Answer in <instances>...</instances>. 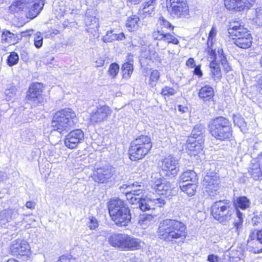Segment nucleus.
Masks as SVG:
<instances>
[{"label": "nucleus", "instance_id": "obj_1", "mask_svg": "<svg viewBox=\"0 0 262 262\" xmlns=\"http://www.w3.org/2000/svg\"><path fill=\"white\" fill-rule=\"evenodd\" d=\"M186 225L183 222L173 219H165L159 224L158 235L167 242L176 243L177 240L183 241L187 236Z\"/></svg>", "mask_w": 262, "mask_h": 262}, {"label": "nucleus", "instance_id": "obj_2", "mask_svg": "<svg viewBox=\"0 0 262 262\" xmlns=\"http://www.w3.org/2000/svg\"><path fill=\"white\" fill-rule=\"evenodd\" d=\"M108 208L112 220L117 226L125 227L130 223V210L123 201L120 199L112 200Z\"/></svg>", "mask_w": 262, "mask_h": 262}, {"label": "nucleus", "instance_id": "obj_3", "mask_svg": "<svg viewBox=\"0 0 262 262\" xmlns=\"http://www.w3.org/2000/svg\"><path fill=\"white\" fill-rule=\"evenodd\" d=\"M152 147L150 138L147 136H141L131 143L129 149V157L133 161L143 159Z\"/></svg>", "mask_w": 262, "mask_h": 262}, {"label": "nucleus", "instance_id": "obj_4", "mask_svg": "<svg viewBox=\"0 0 262 262\" xmlns=\"http://www.w3.org/2000/svg\"><path fill=\"white\" fill-rule=\"evenodd\" d=\"M76 118L75 112L71 108H66L57 112L52 121V131H64L71 129Z\"/></svg>", "mask_w": 262, "mask_h": 262}, {"label": "nucleus", "instance_id": "obj_5", "mask_svg": "<svg viewBox=\"0 0 262 262\" xmlns=\"http://www.w3.org/2000/svg\"><path fill=\"white\" fill-rule=\"evenodd\" d=\"M234 212L232 204L228 200L215 202L211 208V214L216 220L222 223L228 222Z\"/></svg>", "mask_w": 262, "mask_h": 262}, {"label": "nucleus", "instance_id": "obj_6", "mask_svg": "<svg viewBox=\"0 0 262 262\" xmlns=\"http://www.w3.org/2000/svg\"><path fill=\"white\" fill-rule=\"evenodd\" d=\"M143 187V183L136 182L132 185L123 184L120 187V189L130 188L129 191L125 192L126 199L130 203L138 205L141 210L142 201L146 200V199L143 198L144 195Z\"/></svg>", "mask_w": 262, "mask_h": 262}, {"label": "nucleus", "instance_id": "obj_7", "mask_svg": "<svg viewBox=\"0 0 262 262\" xmlns=\"http://www.w3.org/2000/svg\"><path fill=\"white\" fill-rule=\"evenodd\" d=\"M151 187L158 193L166 198L175 193L174 186L169 182L162 180L157 173L151 176Z\"/></svg>", "mask_w": 262, "mask_h": 262}, {"label": "nucleus", "instance_id": "obj_8", "mask_svg": "<svg viewBox=\"0 0 262 262\" xmlns=\"http://www.w3.org/2000/svg\"><path fill=\"white\" fill-rule=\"evenodd\" d=\"M167 10L174 18L186 17L189 10L186 0H166Z\"/></svg>", "mask_w": 262, "mask_h": 262}, {"label": "nucleus", "instance_id": "obj_9", "mask_svg": "<svg viewBox=\"0 0 262 262\" xmlns=\"http://www.w3.org/2000/svg\"><path fill=\"white\" fill-rule=\"evenodd\" d=\"M203 186L205 191L210 197L215 196L219 193V176L215 172H207L204 178Z\"/></svg>", "mask_w": 262, "mask_h": 262}, {"label": "nucleus", "instance_id": "obj_10", "mask_svg": "<svg viewBox=\"0 0 262 262\" xmlns=\"http://www.w3.org/2000/svg\"><path fill=\"white\" fill-rule=\"evenodd\" d=\"M42 85L40 83L31 84L27 92L26 99L32 107L38 106L42 102Z\"/></svg>", "mask_w": 262, "mask_h": 262}, {"label": "nucleus", "instance_id": "obj_11", "mask_svg": "<svg viewBox=\"0 0 262 262\" xmlns=\"http://www.w3.org/2000/svg\"><path fill=\"white\" fill-rule=\"evenodd\" d=\"M162 171L168 176H175L179 171L178 160L174 157L169 156L165 157L160 165Z\"/></svg>", "mask_w": 262, "mask_h": 262}, {"label": "nucleus", "instance_id": "obj_12", "mask_svg": "<svg viewBox=\"0 0 262 262\" xmlns=\"http://www.w3.org/2000/svg\"><path fill=\"white\" fill-rule=\"evenodd\" d=\"M224 3L227 9L241 11L252 7L255 0H225Z\"/></svg>", "mask_w": 262, "mask_h": 262}, {"label": "nucleus", "instance_id": "obj_13", "mask_svg": "<svg viewBox=\"0 0 262 262\" xmlns=\"http://www.w3.org/2000/svg\"><path fill=\"white\" fill-rule=\"evenodd\" d=\"M228 33L233 39L244 38L245 33L250 34L249 31L242 25L239 21L233 20L229 24Z\"/></svg>", "mask_w": 262, "mask_h": 262}, {"label": "nucleus", "instance_id": "obj_14", "mask_svg": "<svg viewBox=\"0 0 262 262\" xmlns=\"http://www.w3.org/2000/svg\"><path fill=\"white\" fill-rule=\"evenodd\" d=\"M10 250L13 255H25L30 250L28 243L21 239H17L11 243Z\"/></svg>", "mask_w": 262, "mask_h": 262}, {"label": "nucleus", "instance_id": "obj_15", "mask_svg": "<svg viewBox=\"0 0 262 262\" xmlns=\"http://www.w3.org/2000/svg\"><path fill=\"white\" fill-rule=\"evenodd\" d=\"M165 204V201L162 196L159 198L151 197L149 195L146 200H143L141 205V210L145 211L150 209H156L157 207L161 208Z\"/></svg>", "mask_w": 262, "mask_h": 262}, {"label": "nucleus", "instance_id": "obj_16", "mask_svg": "<svg viewBox=\"0 0 262 262\" xmlns=\"http://www.w3.org/2000/svg\"><path fill=\"white\" fill-rule=\"evenodd\" d=\"M113 172V168L111 166L98 168L94 173L93 179L95 182L103 183L112 177Z\"/></svg>", "mask_w": 262, "mask_h": 262}, {"label": "nucleus", "instance_id": "obj_17", "mask_svg": "<svg viewBox=\"0 0 262 262\" xmlns=\"http://www.w3.org/2000/svg\"><path fill=\"white\" fill-rule=\"evenodd\" d=\"M127 238V234L114 233L109 236L108 242L112 246L125 250Z\"/></svg>", "mask_w": 262, "mask_h": 262}, {"label": "nucleus", "instance_id": "obj_18", "mask_svg": "<svg viewBox=\"0 0 262 262\" xmlns=\"http://www.w3.org/2000/svg\"><path fill=\"white\" fill-rule=\"evenodd\" d=\"M262 156L251 161L248 172L253 179L257 180L262 176Z\"/></svg>", "mask_w": 262, "mask_h": 262}, {"label": "nucleus", "instance_id": "obj_19", "mask_svg": "<svg viewBox=\"0 0 262 262\" xmlns=\"http://www.w3.org/2000/svg\"><path fill=\"white\" fill-rule=\"evenodd\" d=\"M255 243L256 246L253 249V252L258 253L262 252V230H254L252 232L248 239L249 246Z\"/></svg>", "mask_w": 262, "mask_h": 262}, {"label": "nucleus", "instance_id": "obj_20", "mask_svg": "<svg viewBox=\"0 0 262 262\" xmlns=\"http://www.w3.org/2000/svg\"><path fill=\"white\" fill-rule=\"evenodd\" d=\"M83 132H70L65 138V145L68 148L73 149L83 140Z\"/></svg>", "mask_w": 262, "mask_h": 262}, {"label": "nucleus", "instance_id": "obj_21", "mask_svg": "<svg viewBox=\"0 0 262 262\" xmlns=\"http://www.w3.org/2000/svg\"><path fill=\"white\" fill-rule=\"evenodd\" d=\"M152 37L155 40H162L167 43L178 45L179 43L176 37L170 33L164 32L163 30H155L152 33Z\"/></svg>", "mask_w": 262, "mask_h": 262}, {"label": "nucleus", "instance_id": "obj_22", "mask_svg": "<svg viewBox=\"0 0 262 262\" xmlns=\"http://www.w3.org/2000/svg\"><path fill=\"white\" fill-rule=\"evenodd\" d=\"M211 57L212 59H216V61L221 63L226 72H228L230 70V66L229 65L227 60L224 54L222 48L218 47L212 50L211 52Z\"/></svg>", "mask_w": 262, "mask_h": 262}, {"label": "nucleus", "instance_id": "obj_23", "mask_svg": "<svg viewBox=\"0 0 262 262\" xmlns=\"http://www.w3.org/2000/svg\"><path fill=\"white\" fill-rule=\"evenodd\" d=\"M110 114L108 106H103L94 110L91 114L90 120L92 122H99L105 119Z\"/></svg>", "mask_w": 262, "mask_h": 262}, {"label": "nucleus", "instance_id": "obj_24", "mask_svg": "<svg viewBox=\"0 0 262 262\" xmlns=\"http://www.w3.org/2000/svg\"><path fill=\"white\" fill-rule=\"evenodd\" d=\"M18 215L17 208H7L0 212V224L5 225L15 219Z\"/></svg>", "mask_w": 262, "mask_h": 262}, {"label": "nucleus", "instance_id": "obj_25", "mask_svg": "<svg viewBox=\"0 0 262 262\" xmlns=\"http://www.w3.org/2000/svg\"><path fill=\"white\" fill-rule=\"evenodd\" d=\"M209 126L210 129L213 130L229 129L231 125L227 119L223 117H219L213 120Z\"/></svg>", "mask_w": 262, "mask_h": 262}, {"label": "nucleus", "instance_id": "obj_26", "mask_svg": "<svg viewBox=\"0 0 262 262\" xmlns=\"http://www.w3.org/2000/svg\"><path fill=\"white\" fill-rule=\"evenodd\" d=\"M197 138L196 134H193V136H189L187 142H188L187 147L191 151L193 155H196L202 150L203 145H202V141L195 140Z\"/></svg>", "mask_w": 262, "mask_h": 262}, {"label": "nucleus", "instance_id": "obj_27", "mask_svg": "<svg viewBox=\"0 0 262 262\" xmlns=\"http://www.w3.org/2000/svg\"><path fill=\"white\" fill-rule=\"evenodd\" d=\"M214 90L212 86L206 85L199 90V97L204 102L212 100L214 97Z\"/></svg>", "mask_w": 262, "mask_h": 262}, {"label": "nucleus", "instance_id": "obj_28", "mask_svg": "<svg viewBox=\"0 0 262 262\" xmlns=\"http://www.w3.org/2000/svg\"><path fill=\"white\" fill-rule=\"evenodd\" d=\"M45 0H31V3L33 4L30 10L28 15L32 18L35 17L42 9Z\"/></svg>", "mask_w": 262, "mask_h": 262}, {"label": "nucleus", "instance_id": "obj_29", "mask_svg": "<svg viewBox=\"0 0 262 262\" xmlns=\"http://www.w3.org/2000/svg\"><path fill=\"white\" fill-rule=\"evenodd\" d=\"M157 5V0H149L144 2L142 5V8L141 12L145 15V17L150 16L154 13Z\"/></svg>", "mask_w": 262, "mask_h": 262}, {"label": "nucleus", "instance_id": "obj_30", "mask_svg": "<svg viewBox=\"0 0 262 262\" xmlns=\"http://www.w3.org/2000/svg\"><path fill=\"white\" fill-rule=\"evenodd\" d=\"M210 75L214 81H219L222 78V73L219 63L216 59H213L210 63Z\"/></svg>", "mask_w": 262, "mask_h": 262}, {"label": "nucleus", "instance_id": "obj_31", "mask_svg": "<svg viewBox=\"0 0 262 262\" xmlns=\"http://www.w3.org/2000/svg\"><path fill=\"white\" fill-rule=\"evenodd\" d=\"M125 37L123 33H116L114 30H110L103 36L102 40L104 42L107 43L115 40H122Z\"/></svg>", "mask_w": 262, "mask_h": 262}, {"label": "nucleus", "instance_id": "obj_32", "mask_svg": "<svg viewBox=\"0 0 262 262\" xmlns=\"http://www.w3.org/2000/svg\"><path fill=\"white\" fill-rule=\"evenodd\" d=\"M31 0H15L12 4L10 9L12 11L27 10L31 8Z\"/></svg>", "mask_w": 262, "mask_h": 262}, {"label": "nucleus", "instance_id": "obj_33", "mask_svg": "<svg viewBox=\"0 0 262 262\" xmlns=\"http://www.w3.org/2000/svg\"><path fill=\"white\" fill-rule=\"evenodd\" d=\"M144 244V243L140 239L135 238L128 235L126 250H138L140 249Z\"/></svg>", "mask_w": 262, "mask_h": 262}, {"label": "nucleus", "instance_id": "obj_34", "mask_svg": "<svg viewBox=\"0 0 262 262\" xmlns=\"http://www.w3.org/2000/svg\"><path fill=\"white\" fill-rule=\"evenodd\" d=\"M235 210L241 209L245 210L249 209L251 205V202L246 196H238L234 202Z\"/></svg>", "mask_w": 262, "mask_h": 262}, {"label": "nucleus", "instance_id": "obj_35", "mask_svg": "<svg viewBox=\"0 0 262 262\" xmlns=\"http://www.w3.org/2000/svg\"><path fill=\"white\" fill-rule=\"evenodd\" d=\"M244 38L235 39L234 43L238 47L243 49L249 48L252 44V37L251 34H245Z\"/></svg>", "mask_w": 262, "mask_h": 262}, {"label": "nucleus", "instance_id": "obj_36", "mask_svg": "<svg viewBox=\"0 0 262 262\" xmlns=\"http://www.w3.org/2000/svg\"><path fill=\"white\" fill-rule=\"evenodd\" d=\"M1 37L3 42L14 44L17 36L8 30H4L3 31Z\"/></svg>", "mask_w": 262, "mask_h": 262}, {"label": "nucleus", "instance_id": "obj_37", "mask_svg": "<svg viewBox=\"0 0 262 262\" xmlns=\"http://www.w3.org/2000/svg\"><path fill=\"white\" fill-rule=\"evenodd\" d=\"M121 71L123 78L128 79L134 71L133 63L129 61L125 62L121 67Z\"/></svg>", "mask_w": 262, "mask_h": 262}, {"label": "nucleus", "instance_id": "obj_38", "mask_svg": "<svg viewBox=\"0 0 262 262\" xmlns=\"http://www.w3.org/2000/svg\"><path fill=\"white\" fill-rule=\"evenodd\" d=\"M153 216L150 214H143L140 216L138 224L143 229H146L153 222Z\"/></svg>", "mask_w": 262, "mask_h": 262}, {"label": "nucleus", "instance_id": "obj_39", "mask_svg": "<svg viewBox=\"0 0 262 262\" xmlns=\"http://www.w3.org/2000/svg\"><path fill=\"white\" fill-rule=\"evenodd\" d=\"M236 218L235 219L234 222V226L235 228L236 232L238 235L243 227L244 215L239 210L236 209Z\"/></svg>", "mask_w": 262, "mask_h": 262}, {"label": "nucleus", "instance_id": "obj_40", "mask_svg": "<svg viewBox=\"0 0 262 262\" xmlns=\"http://www.w3.org/2000/svg\"><path fill=\"white\" fill-rule=\"evenodd\" d=\"M17 89L14 85L9 86L5 91V98L8 101H14L15 98Z\"/></svg>", "mask_w": 262, "mask_h": 262}, {"label": "nucleus", "instance_id": "obj_41", "mask_svg": "<svg viewBox=\"0 0 262 262\" xmlns=\"http://www.w3.org/2000/svg\"><path fill=\"white\" fill-rule=\"evenodd\" d=\"M139 20V18L136 15H132L129 16L126 23V26L128 29V30L130 31H135L137 29L138 27V23Z\"/></svg>", "mask_w": 262, "mask_h": 262}, {"label": "nucleus", "instance_id": "obj_42", "mask_svg": "<svg viewBox=\"0 0 262 262\" xmlns=\"http://www.w3.org/2000/svg\"><path fill=\"white\" fill-rule=\"evenodd\" d=\"M180 188L188 196H192L195 193L197 186L194 183H189L186 185H180Z\"/></svg>", "mask_w": 262, "mask_h": 262}, {"label": "nucleus", "instance_id": "obj_43", "mask_svg": "<svg viewBox=\"0 0 262 262\" xmlns=\"http://www.w3.org/2000/svg\"><path fill=\"white\" fill-rule=\"evenodd\" d=\"M180 179L183 182L189 181L195 182L197 180V175L193 170H187L181 174Z\"/></svg>", "mask_w": 262, "mask_h": 262}, {"label": "nucleus", "instance_id": "obj_44", "mask_svg": "<svg viewBox=\"0 0 262 262\" xmlns=\"http://www.w3.org/2000/svg\"><path fill=\"white\" fill-rule=\"evenodd\" d=\"M160 77V74L157 70H152L150 74L148 84L151 88H154L156 86L158 81Z\"/></svg>", "mask_w": 262, "mask_h": 262}, {"label": "nucleus", "instance_id": "obj_45", "mask_svg": "<svg viewBox=\"0 0 262 262\" xmlns=\"http://www.w3.org/2000/svg\"><path fill=\"white\" fill-rule=\"evenodd\" d=\"M84 22L87 26H92V28L93 29H98L99 28L98 19L95 16L86 15L84 18Z\"/></svg>", "mask_w": 262, "mask_h": 262}, {"label": "nucleus", "instance_id": "obj_46", "mask_svg": "<svg viewBox=\"0 0 262 262\" xmlns=\"http://www.w3.org/2000/svg\"><path fill=\"white\" fill-rule=\"evenodd\" d=\"M217 31L216 28L215 27L213 26L209 33V35L208 37L207 45L208 47H210L211 49V50L213 49V41L215 40V38L217 34Z\"/></svg>", "mask_w": 262, "mask_h": 262}, {"label": "nucleus", "instance_id": "obj_47", "mask_svg": "<svg viewBox=\"0 0 262 262\" xmlns=\"http://www.w3.org/2000/svg\"><path fill=\"white\" fill-rule=\"evenodd\" d=\"M19 60V56L18 54L15 52H11L10 55L8 56L7 62V64L10 66L12 67L16 64Z\"/></svg>", "mask_w": 262, "mask_h": 262}, {"label": "nucleus", "instance_id": "obj_48", "mask_svg": "<svg viewBox=\"0 0 262 262\" xmlns=\"http://www.w3.org/2000/svg\"><path fill=\"white\" fill-rule=\"evenodd\" d=\"M158 24L161 27V30H163L162 29L163 28L171 30L173 28V27L171 25V24L167 20H166L163 16H160L158 20Z\"/></svg>", "mask_w": 262, "mask_h": 262}, {"label": "nucleus", "instance_id": "obj_49", "mask_svg": "<svg viewBox=\"0 0 262 262\" xmlns=\"http://www.w3.org/2000/svg\"><path fill=\"white\" fill-rule=\"evenodd\" d=\"M212 136L216 139L223 141L227 139L231 136V132H211Z\"/></svg>", "mask_w": 262, "mask_h": 262}, {"label": "nucleus", "instance_id": "obj_50", "mask_svg": "<svg viewBox=\"0 0 262 262\" xmlns=\"http://www.w3.org/2000/svg\"><path fill=\"white\" fill-rule=\"evenodd\" d=\"M119 71V66L116 63H112L109 67L108 71L110 76L112 78H114L117 75Z\"/></svg>", "mask_w": 262, "mask_h": 262}, {"label": "nucleus", "instance_id": "obj_51", "mask_svg": "<svg viewBox=\"0 0 262 262\" xmlns=\"http://www.w3.org/2000/svg\"><path fill=\"white\" fill-rule=\"evenodd\" d=\"M177 93V90L174 88L169 86H165L162 88L161 94L164 96H173Z\"/></svg>", "mask_w": 262, "mask_h": 262}, {"label": "nucleus", "instance_id": "obj_52", "mask_svg": "<svg viewBox=\"0 0 262 262\" xmlns=\"http://www.w3.org/2000/svg\"><path fill=\"white\" fill-rule=\"evenodd\" d=\"M254 12L255 14V17L253 18L254 21L258 26L262 27V9H256Z\"/></svg>", "mask_w": 262, "mask_h": 262}, {"label": "nucleus", "instance_id": "obj_53", "mask_svg": "<svg viewBox=\"0 0 262 262\" xmlns=\"http://www.w3.org/2000/svg\"><path fill=\"white\" fill-rule=\"evenodd\" d=\"M43 38L41 36V33L38 32L36 34L34 38V46L37 48H40L42 45Z\"/></svg>", "mask_w": 262, "mask_h": 262}, {"label": "nucleus", "instance_id": "obj_54", "mask_svg": "<svg viewBox=\"0 0 262 262\" xmlns=\"http://www.w3.org/2000/svg\"><path fill=\"white\" fill-rule=\"evenodd\" d=\"M233 119L235 125H237L239 128L245 124L244 119L239 115H233Z\"/></svg>", "mask_w": 262, "mask_h": 262}, {"label": "nucleus", "instance_id": "obj_55", "mask_svg": "<svg viewBox=\"0 0 262 262\" xmlns=\"http://www.w3.org/2000/svg\"><path fill=\"white\" fill-rule=\"evenodd\" d=\"M89 226L91 230H94L97 228L98 226V223L96 219H95L94 217H91V218H90Z\"/></svg>", "mask_w": 262, "mask_h": 262}, {"label": "nucleus", "instance_id": "obj_56", "mask_svg": "<svg viewBox=\"0 0 262 262\" xmlns=\"http://www.w3.org/2000/svg\"><path fill=\"white\" fill-rule=\"evenodd\" d=\"M255 86L256 89V91L259 94H262V76L257 78Z\"/></svg>", "mask_w": 262, "mask_h": 262}, {"label": "nucleus", "instance_id": "obj_57", "mask_svg": "<svg viewBox=\"0 0 262 262\" xmlns=\"http://www.w3.org/2000/svg\"><path fill=\"white\" fill-rule=\"evenodd\" d=\"M194 68V69L193 70L194 74L198 76L199 77H201L203 75V73L201 70L200 65H199V66L196 65Z\"/></svg>", "mask_w": 262, "mask_h": 262}, {"label": "nucleus", "instance_id": "obj_58", "mask_svg": "<svg viewBox=\"0 0 262 262\" xmlns=\"http://www.w3.org/2000/svg\"><path fill=\"white\" fill-rule=\"evenodd\" d=\"M186 64L187 67L190 68H193L195 67L196 64L193 58H189L186 61Z\"/></svg>", "mask_w": 262, "mask_h": 262}, {"label": "nucleus", "instance_id": "obj_59", "mask_svg": "<svg viewBox=\"0 0 262 262\" xmlns=\"http://www.w3.org/2000/svg\"><path fill=\"white\" fill-rule=\"evenodd\" d=\"M35 203L32 201H28L26 203V207L27 208L33 209L35 208Z\"/></svg>", "mask_w": 262, "mask_h": 262}, {"label": "nucleus", "instance_id": "obj_60", "mask_svg": "<svg viewBox=\"0 0 262 262\" xmlns=\"http://www.w3.org/2000/svg\"><path fill=\"white\" fill-rule=\"evenodd\" d=\"M208 260L210 262H217V257L214 255H209L208 256Z\"/></svg>", "mask_w": 262, "mask_h": 262}, {"label": "nucleus", "instance_id": "obj_61", "mask_svg": "<svg viewBox=\"0 0 262 262\" xmlns=\"http://www.w3.org/2000/svg\"><path fill=\"white\" fill-rule=\"evenodd\" d=\"M57 262H72L69 258L66 256H62Z\"/></svg>", "mask_w": 262, "mask_h": 262}, {"label": "nucleus", "instance_id": "obj_62", "mask_svg": "<svg viewBox=\"0 0 262 262\" xmlns=\"http://www.w3.org/2000/svg\"><path fill=\"white\" fill-rule=\"evenodd\" d=\"M178 110L180 112H182V113H184L187 111L188 108L185 106L179 105L178 106Z\"/></svg>", "mask_w": 262, "mask_h": 262}, {"label": "nucleus", "instance_id": "obj_63", "mask_svg": "<svg viewBox=\"0 0 262 262\" xmlns=\"http://www.w3.org/2000/svg\"><path fill=\"white\" fill-rule=\"evenodd\" d=\"M203 129V127L201 124L196 125L194 127V130L201 131Z\"/></svg>", "mask_w": 262, "mask_h": 262}, {"label": "nucleus", "instance_id": "obj_64", "mask_svg": "<svg viewBox=\"0 0 262 262\" xmlns=\"http://www.w3.org/2000/svg\"><path fill=\"white\" fill-rule=\"evenodd\" d=\"M6 178V176L3 171H0V182Z\"/></svg>", "mask_w": 262, "mask_h": 262}]
</instances>
